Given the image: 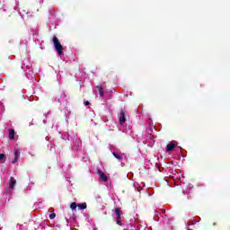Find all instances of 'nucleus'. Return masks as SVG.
Instances as JSON below:
<instances>
[{"instance_id":"f257e3e1","label":"nucleus","mask_w":230,"mask_h":230,"mask_svg":"<svg viewBox=\"0 0 230 230\" xmlns=\"http://www.w3.org/2000/svg\"><path fill=\"white\" fill-rule=\"evenodd\" d=\"M53 42L54 48L57 50L58 55L60 57L62 53H64V47H62V44H60V41L58 40V38H57V36H54Z\"/></svg>"},{"instance_id":"f03ea898","label":"nucleus","mask_w":230,"mask_h":230,"mask_svg":"<svg viewBox=\"0 0 230 230\" xmlns=\"http://www.w3.org/2000/svg\"><path fill=\"white\" fill-rule=\"evenodd\" d=\"M32 64L30 58H26L23 59L22 65V69L23 71H30L31 70Z\"/></svg>"},{"instance_id":"7ed1b4c3","label":"nucleus","mask_w":230,"mask_h":230,"mask_svg":"<svg viewBox=\"0 0 230 230\" xmlns=\"http://www.w3.org/2000/svg\"><path fill=\"white\" fill-rule=\"evenodd\" d=\"M123 212H121V208H115V218H116V224L118 226H123V221L121 220V215Z\"/></svg>"},{"instance_id":"20e7f679","label":"nucleus","mask_w":230,"mask_h":230,"mask_svg":"<svg viewBox=\"0 0 230 230\" xmlns=\"http://www.w3.org/2000/svg\"><path fill=\"white\" fill-rule=\"evenodd\" d=\"M125 116H126L125 111L121 110L119 113V124L122 126L125 125V122L127 121V118Z\"/></svg>"},{"instance_id":"39448f33","label":"nucleus","mask_w":230,"mask_h":230,"mask_svg":"<svg viewBox=\"0 0 230 230\" xmlns=\"http://www.w3.org/2000/svg\"><path fill=\"white\" fill-rule=\"evenodd\" d=\"M174 148H177V142L172 141L166 146V152H172Z\"/></svg>"},{"instance_id":"423d86ee","label":"nucleus","mask_w":230,"mask_h":230,"mask_svg":"<svg viewBox=\"0 0 230 230\" xmlns=\"http://www.w3.org/2000/svg\"><path fill=\"white\" fill-rule=\"evenodd\" d=\"M14 159L13 160V164H15L17 161H19V157H21V152L18 149L14 150Z\"/></svg>"},{"instance_id":"0eeeda50","label":"nucleus","mask_w":230,"mask_h":230,"mask_svg":"<svg viewBox=\"0 0 230 230\" xmlns=\"http://www.w3.org/2000/svg\"><path fill=\"white\" fill-rule=\"evenodd\" d=\"M17 184V181L14 180L13 177H11L9 180V188L10 190H13V188L15 187V185Z\"/></svg>"},{"instance_id":"6e6552de","label":"nucleus","mask_w":230,"mask_h":230,"mask_svg":"<svg viewBox=\"0 0 230 230\" xmlns=\"http://www.w3.org/2000/svg\"><path fill=\"white\" fill-rule=\"evenodd\" d=\"M99 177L102 181H103L104 182H107V181H109V178L107 177V174H105L103 172L100 171L99 172Z\"/></svg>"},{"instance_id":"1a4fd4ad","label":"nucleus","mask_w":230,"mask_h":230,"mask_svg":"<svg viewBox=\"0 0 230 230\" xmlns=\"http://www.w3.org/2000/svg\"><path fill=\"white\" fill-rule=\"evenodd\" d=\"M112 154H113L114 157L116 159H118V161H122L123 160V155H121V153L113 152Z\"/></svg>"},{"instance_id":"9d476101","label":"nucleus","mask_w":230,"mask_h":230,"mask_svg":"<svg viewBox=\"0 0 230 230\" xmlns=\"http://www.w3.org/2000/svg\"><path fill=\"white\" fill-rule=\"evenodd\" d=\"M96 89L98 90L100 96H103V94H105V88L102 86H97Z\"/></svg>"},{"instance_id":"9b49d317","label":"nucleus","mask_w":230,"mask_h":230,"mask_svg":"<svg viewBox=\"0 0 230 230\" xmlns=\"http://www.w3.org/2000/svg\"><path fill=\"white\" fill-rule=\"evenodd\" d=\"M9 138L15 139V130L14 129H9Z\"/></svg>"},{"instance_id":"f8f14e48","label":"nucleus","mask_w":230,"mask_h":230,"mask_svg":"<svg viewBox=\"0 0 230 230\" xmlns=\"http://www.w3.org/2000/svg\"><path fill=\"white\" fill-rule=\"evenodd\" d=\"M80 209H86L87 208V204L86 203H82L77 205Z\"/></svg>"},{"instance_id":"ddd939ff","label":"nucleus","mask_w":230,"mask_h":230,"mask_svg":"<svg viewBox=\"0 0 230 230\" xmlns=\"http://www.w3.org/2000/svg\"><path fill=\"white\" fill-rule=\"evenodd\" d=\"M0 161H3V163L6 161V155L4 154H0Z\"/></svg>"},{"instance_id":"4468645a","label":"nucleus","mask_w":230,"mask_h":230,"mask_svg":"<svg viewBox=\"0 0 230 230\" xmlns=\"http://www.w3.org/2000/svg\"><path fill=\"white\" fill-rule=\"evenodd\" d=\"M76 207H77V205H76L75 202H73V203L70 205L71 209H76Z\"/></svg>"},{"instance_id":"2eb2a0df","label":"nucleus","mask_w":230,"mask_h":230,"mask_svg":"<svg viewBox=\"0 0 230 230\" xmlns=\"http://www.w3.org/2000/svg\"><path fill=\"white\" fill-rule=\"evenodd\" d=\"M55 217H57V215L55 213L50 214L49 215L50 220H54Z\"/></svg>"},{"instance_id":"dca6fc26","label":"nucleus","mask_w":230,"mask_h":230,"mask_svg":"<svg viewBox=\"0 0 230 230\" xmlns=\"http://www.w3.org/2000/svg\"><path fill=\"white\" fill-rule=\"evenodd\" d=\"M193 224H195V222H193V221L189 222V226H193Z\"/></svg>"},{"instance_id":"f3484780","label":"nucleus","mask_w":230,"mask_h":230,"mask_svg":"<svg viewBox=\"0 0 230 230\" xmlns=\"http://www.w3.org/2000/svg\"><path fill=\"white\" fill-rule=\"evenodd\" d=\"M84 105H89V101L84 102Z\"/></svg>"},{"instance_id":"a211bd4d","label":"nucleus","mask_w":230,"mask_h":230,"mask_svg":"<svg viewBox=\"0 0 230 230\" xmlns=\"http://www.w3.org/2000/svg\"><path fill=\"white\" fill-rule=\"evenodd\" d=\"M4 3V0H0V4H3Z\"/></svg>"}]
</instances>
